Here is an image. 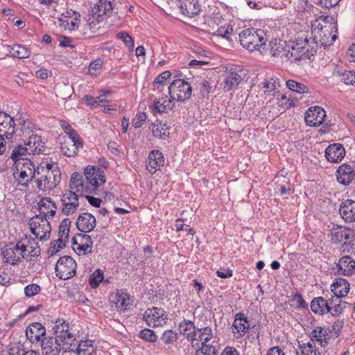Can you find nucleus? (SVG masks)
Instances as JSON below:
<instances>
[{
	"mask_svg": "<svg viewBox=\"0 0 355 355\" xmlns=\"http://www.w3.org/2000/svg\"><path fill=\"white\" fill-rule=\"evenodd\" d=\"M337 25L332 16H320L311 24V35L316 45L327 46L337 39Z\"/></svg>",
	"mask_w": 355,
	"mask_h": 355,
	"instance_id": "1",
	"label": "nucleus"
},
{
	"mask_svg": "<svg viewBox=\"0 0 355 355\" xmlns=\"http://www.w3.org/2000/svg\"><path fill=\"white\" fill-rule=\"evenodd\" d=\"M241 45L250 51H259L266 44V35L263 30L253 28H247L239 34Z\"/></svg>",
	"mask_w": 355,
	"mask_h": 355,
	"instance_id": "2",
	"label": "nucleus"
},
{
	"mask_svg": "<svg viewBox=\"0 0 355 355\" xmlns=\"http://www.w3.org/2000/svg\"><path fill=\"white\" fill-rule=\"evenodd\" d=\"M15 165L16 172L14 173L15 180L18 183L25 187L33 180L36 174H40V168L35 167L33 162L29 159L24 162L19 161Z\"/></svg>",
	"mask_w": 355,
	"mask_h": 355,
	"instance_id": "3",
	"label": "nucleus"
},
{
	"mask_svg": "<svg viewBox=\"0 0 355 355\" xmlns=\"http://www.w3.org/2000/svg\"><path fill=\"white\" fill-rule=\"evenodd\" d=\"M45 171V174L36 180L37 188L41 191L55 188L61 180V173L56 164H46Z\"/></svg>",
	"mask_w": 355,
	"mask_h": 355,
	"instance_id": "4",
	"label": "nucleus"
},
{
	"mask_svg": "<svg viewBox=\"0 0 355 355\" xmlns=\"http://www.w3.org/2000/svg\"><path fill=\"white\" fill-rule=\"evenodd\" d=\"M55 337L62 342V347H67L69 351H73V342L76 340V335L69 331V323L64 319H58L53 327Z\"/></svg>",
	"mask_w": 355,
	"mask_h": 355,
	"instance_id": "5",
	"label": "nucleus"
},
{
	"mask_svg": "<svg viewBox=\"0 0 355 355\" xmlns=\"http://www.w3.org/2000/svg\"><path fill=\"white\" fill-rule=\"evenodd\" d=\"M31 233L40 241H46L50 238L51 225L49 219L41 215H35L29 220Z\"/></svg>",
	"mask_w": 355,
	"mask_h": 355,
	"instance_id": "6",
	"label": "nucleus"
},
{
	"mask_svg": "<svg viewBox=\"0 0 355 355\" xmlns=\"http://www.w3.org/2000/svg\"><path fill=\"white\" fill-rule=\"evenodd\" d=\"M76 261L69 256H64L57 261L55 270L57 277L61 279L67 280L76 275Z\"/></svg>",
	"mask_w": 355,
	"mask_h": 355,
	"instance_id": "7",
	"label": "nucleus"
},
{
	"mask_svg": "<svg viewBox=\"0 0 355 355\" xmlns=\"http://www.w3.org/2000/svg\"><path fill=\"white\" fill-rule=\"evenodd\" d=\"M192 88L187 81L182 79L173 80L168 87V93L172 100L184 101L191 97Z\"/></svg>",
	"mask_w": 355,
	"mask_h": 355,
	"instance_id": "8",
	"label": "nucleus"
},
{
	"mask_svg": "<svg viewBox=\"0 0 355 355\" xmlns=\"http://www.w3.org/2000/svg\"><path fill=\"white\" fill-rule=\"evenodd\" d=\"M16 121L17 127H15V134L17 136L26 137L28 139L31 137L32 135L36 134V132L39 130L35 123L26 114H17Z\"/></svg>",
	"mask_w": 355,
	"mask_h": 355,
	"instance_id": "9",
	"label": "nucleus"
},
{
	"mask_svg": "<svg viewBox=\"0 0 355 355\" xmlns=\"http://www.w3.org/2000/svg\"><path fill=\"white\" fill-rule=\"evenodd\" d=\"M84 175L89 187L95 193L98 187L105 182L104 171L97 166H87L85 168Z\"/></svg>",
	"mask_w": 355,
	"mask_h": 355,
	"instance_id": "10",
	"label": "nucleus"
},
{
	"mask_svg": "<svg viewBox=\"0 0 355 355\" xmlns=\"http://www.w3.org/2000/svg\"><path fill=\"white\" fill-rule=\"evenodd\" d=\"M144 320L148 326L158 327L166 322L168 315L164 309L153 306L145 311Z\"/></svg>",
	"mask_w": 355,
	"mask_h": 355,
	"instance_id": "11",
	"label": "nucleus"
},
{
	"mask_svg": "<svg viewBox=\"0 0 355 355\" xmlns=\"http://www.w3.org/2000/svg\"><path fill=\"white\" fill-rule=\"evenodd\" d=\"M83 146L80 136L76 132H73L71 137H66L61 143L60 149L63 155L71 157L76 154L79 148Z\"/></svg>",
	"mask_w": 355,
	"mask_h": 355,
	"instance_id": "12",
	"label": "nucleus"
},
{
	"mask_svg": "<svg viewBox=\"0 0 355 355\" xmlns=\"http://www.w3.org/2000/svg\"><path fill=\"white\" fill-rule=\"evenodd\" d=\"M3 256L5 261L11 265H16L26 259L18 242L8 245L3 251Z\"/></svg>",
	"mask_w": 355,
	"mask_h": 355,
	"instance_id": "13",
	"label": "nucleus"
},
{
	"mask_svg": "<svg viewBox=\"0 0 355 355\" xmlns=\"http://www.w3.org/2000/svg\"><path fill=\"white\" fill-rule=\"evenodd\" d=\"M196 338L198 340L195 341V345H192L193 347L200 348L205 345L217 347V342L213 340L212 329L209 327L197 328Z\"/></svg>",
	"mask_w": 355,
	"mask_h": 355,
	"instance_id": "14",
	"label": "nucleus"
},
{
	"mask_svg": "<svg viewBox=\"0 0 355 355\" xmlns=\"http://www.w3.org/2000/svg\"><path fill=\"white\" fill-rule=\"evenodd\" d=\"M326 116L324 110L319 106L310 107L306 112L304 119L309 126H318L321 125Z\"/></svg>",
	"mask_w": 355,
	"mask_h": 355,
	"instance_id": "15",
	"label": "nucleus"
},
{
	"mask_svg": "<svg viewBox=\"0 0 355 355\" xmlns=\"http://www.w3.org/2000/svg\"><path fill=\"white\" fill-rule=\"evenodd\" d=\"M69 188L70 191L77 194L93 193L85 177L78 173H74L72 175L70 179Z\"/></svg>",
	"mask_w": 355,
	"mask_h": 355,
	"instance_id": "16",
	"label": "nucleus"
},
{
	"mask_svg": "<svg viewBox=\"0 0 355 355\" xmlns=\"http://www.w3.org/2000/svg\"><path fill=\"white\" fill-rule=\"evenodd\" d=\"M18 243L26 259L40 254V248L33 238L26 236Z\"/></svg>",
	"mask_w": 355,
	"mask_h": 355,
	"instance_id": "17",
	"label": "nucleus"
},
{
	"mask_svg": "<svg viewBox=\"0 0 355 355\" xmlns=\"http://www.w3.org/2000/svg\"><path fill=\"white\" fill-rule=\"evenodd\" d=\"M15 125L14 119L7 113L0 112V134L5 138L12 139L15 132Z\"/></svg>",
	"mask_w": 355,
	"mask_h": 355,
	"instance_id": "18",
	"label": "nucleus"
},
{
	"mask_svg": "<svg viewBox=\"0 0 355 355\" xmlns=\"http://www.w3.org/2000/svg\"><path fill=\"white\" fill-rule=\"evenodd\" d=\"M41 349L43 355H59L61 344L54 336H46L41 340Z\"/></svg>",
	"mask_w": 355,
	"mask_h": 355,
	"instance_id": "19",
	"label": "nucleus"
},
{
	"mask_svg": "<svg viewBox=\"0 0 355 355\" xmlns=\"http://www.w3.org/2000/svg\"><path fill=\"white\" fill-rule=\"evenodd\" d=\"M288 42L281 40H274L270 42V53L272 57H280L290 60Z\"/></svg>",
	"mask_w": 355,
	"mask_h": 355,
	"instance_id": "20",
	"label": "nucleus"
},
{
	"mask_svg": "<svg viewBox=\"0 0 355 355\" xmlns=\"http://www.w3.org/2000/svg\"><path fill=\"white\" fill-rule=\"evenodd\" d=\"M93 10L92 21L89 23L91 26L94 23V20L100 22L103 20V16L107 15L113 9L112 2L111 0H100Z\"/></svg>",
	"mask_w": 355,
	"mask_h": 355,
	"instance_id": "21",
	"label": "nucleus"
},
{
	"mask_svg": "<svg viewBox=\"0 0 355 355\" xmlns=\"http://www.w3.org/2000/svg\"><path fill=\"white\" fill-rule=\"evenodd\" d=\"M337 180L343 185H349L355 178V169L349 164H342L336 171Z\"/></svg>",
	"mask_w": 355,
	"mask_h": 355,
	"instance_id": "22",
	"label": "nucleus"
},
{
	"mask_svg": "<svg viewBox=\"0 0 355 355\" xmlns=\"http://www.w3.org/2000/svg\"><path fill=\"white\" fill-rule=\"evenodd\" d=\"M96 225V218L89 213H83L80 214L76 221L77 228L84 233L90 232L94 229Z\"/></svg>",
	"mask_w": 355,
	"mask_h": 355,
	"instance_id": "23",
	"label": "nucleus"
},
{
	"mask_svg": "<svg viewBox=\"0 0 355 355\" xmlns=\"http://www.w3.org/2000/svg\"><path fill=\"white\" fill-rule=\"evenodd\" d=\"M46 334V329L40 322H33L26 330L27 338L33 343L41 341V338Z\"/></svg>",
	"mask_w": 355,
	"mask_h": 355,
	"instance_id": "24",
	"label": "nucleus"
},
{
	"mask_svg": "<svg viewBox=\"0 0 355 355\" xmlns=\"http://www.w3.org/2000/svg\"><path fill=\"white\" fill-rule=\"evenodd\" d=\"M164 158L159 150H152L146 160V168L153 174L160 166H164Z\"/></svg>",
	"mask_w": 355,
	"mask_h": 355,
	"instance_id": "25",
	"label": "nucleus"
},
{
	"mask_svg": "<svg viewBox=\"0 0 355 355\" xmlns=\"http://www.w3.org/2000/svg\"><path fill=\"white\" fill-rule=\"evenodd\" d=\"M25 145L30 153L33 155L44 153L45 150V142L42 140V137L37 133L28 137L25 141Z\"/></svg>",
	"mask_w": 355,
	"mask_h": 355,
	"instance_id": "26",
	"label": "nucleus"
},
{
	"mask_svg": "<svg viewBox=\"0 0 355 355\" xmlns=\"http://www.w3.org/2000/svg\"><path fill=\"white\" fill-rule=\"evenodd\" d=\"M339 214L347 223L355 222V201L346 200L340 206Z\"/></svg>",
	"mask_w": 355,
	"mask_h": 355,
	"instance_id": "27",
	"label": "nucleus"
},
{
	"mask_svg": "<svg viewBox=\"0 0 355 355\" xmlns=\"http://www.w3.org/2000/svg\"><path fill=\"white\" fill-rule=\"evenodd\" d=\"M345 155V150L342 144L329 145L325 150V157L331 162H340Z\"/></svg>",
	"mask_w": 355,
	"mask_h": 355,
	"instance_id": "28",
	"label": "nucleus"
},
{
	"mask_svg": "<svg viewBox=\"0 0 355 355\" xmlns=\"http://www.w3.org/2000/svg\"><path fill=\"white\" fill-rule=\"evenodd\" d=\"M316 53V49L313 46H300L292 47L289 51L288 57L295 61H300L302 58L310 59Z\"/></svg>",
	"mask_w": 355,
	"mask_h": 355,
	"instance_id": "29",
	"label": "nucleus"
},
{
	"mask_svg": "<svg viewBox=\"0 0 355 355\" xmlns=\"http://www.w3.org/2000/svg\"><path fill=\"white\" fill-rule=\"evenodd\" d=\"M38 207L40 214L42 216L47 218H52L55 216L57 207L53 201L50 198H43L38 202Z\"/></svg>",
	"mask_w": 355,
	"mask_h": 355,
	"instance_id": "30",
	"label": "nucleus"
},
{
	"mask_svg": "<svg viewBox=\"0 0 355 355\" xmlns=\"http://www.w3.org/2000/svg\"><path fill=\"white\" fill-rule=\"evenodd\" d=\"M76 355H96V349L92 340H80L78 344L72 345Z\"/></svg>",
	"mask_w": 355,
	"mask_h": 355,
	"instance_id": "31",
	"label": "nucleus"
},
{
	"mask_svg": "<svg viewBox=\"0 0 355 355\" xmlns=\"http://www.w3.org/2000/svg\"><path fill=\"white\" fill-rule=\"evenodd\" d=\"M112 302L115 304V307L118 311H125L130 306V295L122 291H117L112 296Z\"/></svg>",
	"mask_w": 355,
	"mask_h": 355,
	"instance_id": "32",
	"label": "nucleus"
},
{
	"mask_svg": "<svg viewBox=\"0 0 355 355\" xmlns=\"http://www.w3.org/2000/svg\"><path fill=\"white\" fill-rule=\"evenodd\" d=\"M179 331L181 334L187 336V339L191 342V345H195L196 338V331L194 324L189 320H184L179 324Z\"/></svg>",
	"mask_w": 355,
	"mask_h": 355,
	"instance_id": "33",
	"label": "nucleus"
},
{
	"mask_svg": "<svg viewBox=\"0 0 355 355\" xmlns=\"http://www.w3.org/2000/svg\"><path fill=\"white\" fill-rule=\"evenodd\" d=\"M338 275L349 276L355 270V261L349 256L341 257L337 263Z\"/></svg>",
	"mask_w": 355,
	"mask_h": 355,
	"instance_id": "34",
	"label": "nucleus"
},
{
	"mask_svg": "<svg viewBox=\"0 0 355 355\" xmlns=\"http://www.w3.org/2000/svg\"><path fill=\"white\" fill-rule=\"evenodd\" d=\"M233 327L236 330L234 332L236 338L241 337L247 332L250 328V323L243 313H239L236 315L233 322Z\"/></svg>",
	"mask_w": 355,
	"mask_h": 355,
	"instance_id": "35",
	"label": "nucleus"
},
{
	"mask_svg": "<svg viewBox=\"0 0 355 355\" xmlns=\"http://www.w3.org/2000/svg\"><path fill=\"white\" fill-rule=\"evenodd\" d=\"M180 3L182 12L189 17L198 15L200 10V6L198 0H182Z\"/></svg>",
	"mask_w": 355,
	"mask_h": 355,
	"instance_id": "36",
	"label": "nucleus"
},
{
	"mask_svg": "<svg viewBox=\"0 0 355 355\" xmlns=\"http://www.w3.org/2000/svg\"><path fill=\"white\" fill-rule=\"evenodd\" d=\"M311 309L313 313L320 315H324L330 312L328 300L322 297H317L312 300Z\"/></svg>",
	"mask_w": 355,
	"mask_h": 355,
	"instance_id": "37",
	"label": "nucleus"
},
{
	"mask_svg": "<svg viewBox=\"0 0 355 355\" xmlns=\"http://www.w3.org/2000/svg\"><path fill=\"white\" fill-rule=\"evenodd\" d=\"M242 78L236 71H228L225 73V85L223 89L225 92H229L232 89H236Z\"/></svg>",
	"mask_w": 355,
	"mask_h": 355,
	"instance_id": "38",
	"label": "nucleus"
},
{
	"mask_svg": "<svg viewBox=\"0 0 355 355\" xmlns=\"http://www.w3.org/2000/svg\"><path fill=\"white\" fill-rule=\"evenodd\" d=\"M352 237V234L349 230L338 227L334 229L331 232V241L334 243L346 244V241Z\"/></svg>",
	"mask_w": 355,
	"mask_h": 355,
	"instance_id": "39",
	"label": "nucleus"
},
{
	"mask_svg": "<svg viewBox=\"0 0 355 355\" xmlns=\"http://www.w3.org/2000/svg\"><path fill=\"white\" fill-rule=\"evenodd\" d=\"M331 291L334 295L345 297L349 291V284L345 279L338 278L331 285Z\"/></svg>",
	"mask_w": 355,
	"mask_h": 355,
	"instance_id": "40",
	"label": "nucleus"
},
{
	"mask_svg": "<svg viewBox=\"0 0 355 355\" xmlns=\"http://www.w3.org/2000/svg\"><path fill=\"white\" fill-rule=\"evenodd\" d=\"M327 332L321 327H315L309 334L311 340L318 343L321 347H324L327 344Z\"/></svg>",
	"mask_w": 355,
	"mask_h": 355,
	"instance_id": "41",
	"label": "nucleus"
},
{
	"mask_svg": "<svg viewBox=\"0 0 355 355\" xmlns=\"http://www.w3.org/2000/svg\"><path fill=\"white\" fill-rule=\"evenodd\" d=\"M173 101L171 98L167 99L166 97L155 99L153 105V112L155 113H166L168 110H171L174 105L172 103Z\"/></svg>",
	"mask_w": 355,
	"mask_h": 355,
	"instance_id": "42",
	"label": "nucleus"
},
{
	"mask_svg": "<svg viewBox=\"0 0 355 355\" xmlns=\"http://www.w3.org/2000/svg\"><path fill=\"white\" fill-rule=\"evenodd\" d=\"M31 154V153H30L29 150L27 149L26 146V147H24L21 145H19L12 150L10 158L14 162V164H17L19 161L24 162L25 159H29L26 157V156Z\"/></svg>",
	"mask_w": 355,
	"mask_h": 355,
	"instance_id": "43",
	"label": "nucleus"
},
{
	"mask_svg": "<svg viewBox=\"0 0 355 355\" xmlns=\"http://www.w3.org/2000/svg\"><path fill=\"white\" fill-rule=\"evenodd\" d=\"M169 129V127L166 126L165 123H162V122L157 121L153 124L152 132L155 137L164 139L166 137H168L170 135Z\"/></svg>",
	"mask_w": 355,
	"mask_h": 355,
	"instance_id": "44",
	"label": "nucleus"
},
{
	"mask_svg": "<svg viewBox=\"0 0 355 355\" xmlns=\"http://www.w3.org/2000/svg\"><path fill=\"white\" fill-rule=\"evenodd\" d=\"M196 90L199 92V94L202 97L207 96L211 92V87L208 80L205 78H200L196 83Z\"/></svg>",
	"mask_w": 355,
	"mask_h": 355,
	"instance_id": "45",
	"label": "nucleus"
},
{
	"mask_svg": "<svg viewBox=\"0 0 355 355\" xmlns=\"http://www.w3.org/2000/svg\"><path fill=\"white\" fill-rule=\"evenodd\" d=\"M10 54L15 58L23 59L28 58L30 55V51L19 44H15L10 47Z\"/></svg>",
	"mask_w": 355,
	"mask_h": 355,
	"instance_id": "46",
	"label": "nucleus"
},
{
	"mask_svg": "<svg viewBox=\"0 0 355 355\" xmlns=\"http://www.w3.org/2000/svg\"><path fill=\"white\" fill-rule=\"evenodd\" d=\"M286 86L290 90L298 94L309 93V89L307 86L294 80L286 81Z\"/></svg>",
	"mask_w": 355,
	"mask_h": 355,
	"instance_id": "47",
	"label": "nucleus"
},
{
	"mask_svg": "<svg viewBox=\"0 0 355 355\" xmlns=\"http://www.w3.org/2000/svg\"><path fill=\"white\" fill-rule=\"evenodd\" d=\"M72 93V87L67 84L58 85L56 87V95L62 99L69 98Z\"/></svg>",
	"mask_w": 355,
	"mask_h": 355,
	"instance_id": "48",
	"label": "nucleus"
},
{
	"mask_svg": "<svg viewBox=\"0 0 355 355\" xmlns=\"http://www.w3.org/2000/svg\"><path fill=\"white\" fill-rule=\"evenodd\" d=\"M71 221L69 218L64 219L59 226L58 236L60 239L66 241L69 236Z\"/></svg>",
	"mask_w": 355,
	"mask_h": 355,
	"instance_id": "49",
	"label": "nucleus"
},
{
	"mask_svg": "<svg viewBox=\"0 0 355 355\" xmlns=\"http://www.w3.org/2000/svg\"><path fill=\"white\" fill-rule=\"evenodd\" d=\"M103 272L100 269L96 270L89 277V284L92 288H96L103 280Z\"/></svg>",
	"mask_w": 355,
	"mask_h": 355,
	"instance_id": "50",
	"label": "nucleus"
},
{
	"mask_svg": "<svg viewBox=\"0 0 355 355\" xmlns=\"http://www.w3.org/2000/svg\"><path fill=\"white\" fill-rule=\"evenodd\" d=\"M171 76V73L168 71H165L160 73L153 82L154 89L159 90L161 86L164 85V83L167 79Z\"/></svg>",
	"mask_w": 355,
	"mask_h": 355,
	"instance_id": "51",
	"label": "nucleus"
},
{
	"mask_svg": "<svg viewBox=\"0 0 355 355\" xmlns=\"http://www.w3.org/2000/svg\"><path fill=\"white\" fill-rule=\"evenodd\" d=\"M195 355H218V349L216 346L205 345L198 348Z\"/></svg>",
	"mask_w": 355,
	"mask_h": 355,
	"instance_id": "52",
	"label": "nucleus"
},
{
	"mask_svg": "<svg viewBox=\"0 0 355 355\" xmlns=\"http://www.w3.org/2000/svg\"><path fill=\"white\" fill-rule=\"evenodd\" d=\"M62 212L64 215H71L74 214L79 207V202L62 203Z\"/></svg>",
	"mask_w": 355,
	"mask_h": 355,
	"instance_id": "53",
	"label": "nucleus"
},
{
	"mask_svg": "<svg viewBox=\"0 0 355 355\" xmlns=\"http://www.w3.org/2000/svg\"><path fill=\"white\" fill-rule=\"evenodd\" d=\"M160 339L165 344H171L177 340V334L173 330H166L162 334Z\"/></svg>",
	"mask_w": 355,
	"mask_h": 355,
	"instance_id": "54",
	"label": "nucleus"
},
{
	"mask_svg": "<svg viewBox=\"0 0 355 355\" xmlns=\"http://www.w3.org/2000/svg\"><path fill=\"white\" fill-rule=\"evenodd\" d=\"M139 336L142 339L149 341L155 342L157 340V336L155 331L150 329H144L139 332Z\"/></svg>",
	"mask_w": 355,
	"mask_h": 355,
	"instance_id": "55",
	"label": "nucleus"
},
{
	"mask_svg": "<svg viewBox=\"0 0 355 355\" xmlns=\"http://www.w3.org/2000/svg\"><path fill=\"white\" fill-rule=\"evenodd\" d=\"M288 48L289 50L292 49V47H300V46H310L309 40L306 37H298L294 41H290L288 42Z\"/></svg>",
	"mask_w": 355,
	"mask_h": 355,
	"instance_id": "56",
	"label": "nucleus"
},
{
	"mask_svg": "<svg viewBox=\"0 0 355 355\" xmlns=\"http://www.w3.org/2000/svg\"><path fill=\"white\" fill-rule=\"evenodd\" d=\"M61 202L62 203L78 202V194L70 190L66 191L62 196Z\"/></svg>",
	"mask_w": 355,
	"mask_h": 355,
	"instance_id": "57",
	"label": "nucleus"
},
{
	"mask_svg": "<svg viewBox=\"0 0 355 355\" xmlns=\"http://www.w3.org/2000/svg\"><path fill=\"white\" fill-rule=\"evenodd\" d=\"M40 291V286L36 284H28L24 288V293L28 297L37 295Z\"/></svg>",
	"mask_w": 355,
	"mask_h": 355,
	"instance_id": "58",
	"label": "nucleus"
},
{
	"mask_svg": "<svg viewBox=\"0 0 355 355\" xmlns=\"http://www.w3.org/2000/svg\"><path fill=\"white\" fill-rule=\"evenodd\" d=\"M117 38L122 40L126 46L132 50L134 47V41L132 37L125 32H120L116 34Z\"/></svg>",
	"mask_w": 355,
	"mask_h": 355,
	"instance_id": "59",
	"label": "nucleus"
},
{
	"mask_svg": "<svg viewBox=\"0 0 355 355\" xmlns=\"http://www.w3.org/2000/svg\"><path fill=\"white\" fill-rule=\"evenodd\" d=\"M341 80L346 85H352L355 83V72L345 71L341 73Z\"/></svg>",
	"mask_w": 355,
	"mask_h": 355,
	"instance_id": "60",
	"label": "nucleus"
},
{
	"mask_svg": "<svg viewBox=\"0 0 355 355\" xmlns=\"http://www.w3.org/2000/svg\"><path fill=\"white\" fill-rule=\"evenodd\" d=\"M92 245L93 242L92 241L85 244L76 243V245H73V248L75 251L83 252L84 254H87L92 252Z\"/></svg>",
	"mask_w": 355,
	"mask_h": 355,
	"instance_id": "61",
	"label": "nucleus"
},
{
	"mask_svg": "<svg viewBox=\"0 0 355 355\" xmlns=\"http://www.w3.org/2000/svg\"><path fill=\"white\" fill-rule=\"evenodd\" d=\"M65 247V241L58 239L56 241H54L53 243H51V247L49 250V252L51 255L56 254L58 252H59L61 249L64 248Z\"/></svg>",
	"mask_w": 355,
	"mask_h": 355,
	"instance_id": "62",
	"label": "nucleus"
},
{
	"mask_svg": "<svg viewBox=\"0 0 355 355\" xmlns=\"http://www.w3.org/2000/svg\"><path fill=\"white\" fill-rule=\"evenodd\" d=\"M80 14L75 15V17H73V18H71L70 19H67L64 21V22L66 23L65 26L70 31L76 29L78 26L80 21Z\"/></svg>",
	"mask_w": 355,
	"mask_h": 355,
	"instance_id": "63",
	"label": "nucleus"
},
{
	"mask_svg": "<svg viewBox=\"0 0 355 355\" xmlns=\"http://www.w3.org/2000/svg\"><path fill=\"white\" fill-rule=\"evenodd\" d=\"M300 350L303 355H316V349L311 343H304L300 345Z\"/></svg>",
	"mask_w": 355,
	"mask_h": 355,
	"instance_id": "64",
	"label": "nucleus"
}]
</instances>
